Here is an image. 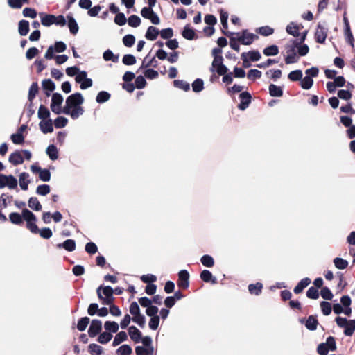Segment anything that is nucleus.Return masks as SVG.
<instances>
[{
  "instance_id": "f257e3e1",
  "label": "nucleus",
  "mask_w": 355,
  "mask_h": 355,
  "mask_svg": "<svg viewBox=\"0 0 355 355\" xmlns=\"http://www.w3.org/2000/svg\"><path fill=\"white\" fill-rule=\"evenodd\" d=\"M83 102L84 98L80 93L73 94L67 98L62 112L70 115L73 119H76L84 113V109L81 106Z\"/></svg>"
},
{
  "instance_id": "f03ea898",
  "label": "nucleus",
  "mask_w": 355,
  "mask_h": 355,
  "mask_svg": "<svg viewBox=\"0 0 355 355\" xmlns=\"http://www.w3.org/2000/svg\"><path fill=\"white\" fill-rule=\"evenodd\" d=\"M96 294L103 304L106 305L114 303V289L111 286L101 285L96 289Z\"/></svg>"
},
{
  "instance_id": "7ed1b4c3",
  "label": "nucleus",
  "mask_w": 355,
  "mask_h": 355,
  "mask_svg": "<svg viewBox=\"0 0 355 355\" xmlns=\"http://www.w3.org/2000/svg\"><path fill=\"white\" fill-rule=\"evenodd\" d=\"M351 298L348 295H343L338 303L334 304V313L350 315L352 313Z\"/></svg>"
},
{
  "instance_id": "20e7f679",
  "label": "nucleus",
  "mask_w": 355,
  "mask_h": 355,
  "mask_svg": "<svg viewBox=\"0 0 355 355\" xmlns=\"http://www.w3.org/2000/svg\"><path fill=\"white\" fill-rule=\"evenodd\" d=\"M22 216L24 220L26 222V228L30 230L31 233L37 234L39 231V227L36 225L37 218L35 215L29 209L24 208L22 210Z\"/></svg>"
},
{
  "instance_id": "39448f33",
  "label": "nucleus",
  "mask_w": 355,
  "mask_h": 355,
  "mask_svg": "<svg viewBox=\"0 0 355 355\" xmlns=\"http://www.w3.org/2000/svg\"><path fill=\"white\" fill-rule=\"evenodd\" d=\"M336 322L338 327L344 329V334L346 336H352L355 331V320H347L342 317H337Z\"/></svg>"
},
{
  "instance_id": "423d86ee",
  "label": "nucleus",
  "mask_w": 355,
  "mask_h": 355,
  "mask_svg": "<svg viewBox=\"0 0 355 355\" xmlns=\"http://www.w3.org/2000/svg\"><path fill=\"white\" fill-rule=\"evenodd\" d=\"M307 33H308V31H303L302 33L300 40H293V44H295V46L296 47V49H297V53L300 56H304L309 51V48L308 45L302 44V43L306 40Z\"/></svg>"
},
{
  "instance_id": "0eeeda50",
  "label": "nucleus",
  "mask_w": 355,
  "mask_h": 355,
  "mask_svg": "<svg viewBox=\"0 0 355 355\" xmlns=\"http://www.w3.org/2000/svg\"><path fill=\"white\" fill-rule=\"evenodd\" d=\"M8 187L10 189L17 187V180L12 175L0 174V189Z\"/></svg>"
},
{
  "instance_id": "6e6552de",
  "label": "nucleus",
  "mask_w": 355,
  "mask_h": 355,
  "mask_svg": "<svg viewBox=\"0 0 355 355\" xmlns=\"http://www.w3.org/2000/svg\"><path fill=\"white\" fill-rule=\"evenodd\" d=\"M259 37L254 34L250 33L248 30H243L242 32L237 35V40L239 43L243 45L251 44L254 40H257Z\"/></svg>"
},
{
  "instance_id": "1a4fd4ad",
  "label": "nucleus",
  "mask_w": 355,
  "mask_h": 355,
  "mask_svg": "<svg viewBox=\"0 0 355 355\" xmlns=\"http://www.w3.org/2000/svg\"><path fill=\"white\" fill-rule=\"evenodd\" d=\"M177 284L182 289H187L189 286V273L186 270H182L178 273Z\"/></svg>"
},
{
  "instance_id": "9d476101",
  "label": "nucleus",
  "mask_w": 355,
  "mask_h": 355,
  "mask_svg": "<svg viewBox=\"0 0 355 355\" xmlns=\"http://www.w3.org/2000/svg\"><path fill=\"white\" fill-rule=\"evenodd\" d=\"M329 350L333 351V336H329L326 343H320L317 347L320 355H327Z\"/></svg>"
},
{
  "instance_id": "9b49d317",
  "label": "nucleus",
  "mask_w": 355,
  "mask_h": 355,
  "mask_svg": "<svg viewBox=\"0 0 355 355\" xmlns=\"http://www.w3.org/2000/svg\"><path fill=\"white\" fill-rule=\"evenodd\" d=\"M102 330V322L101 320L95 319L92 320L88 329V335L91 338L97 336Z\"/></svg>"
},
{
  "instance_id": "f8f14e48",
  "label": "nucleus",
  "mask_w": 355,
  "mask_h": 355,
  "mask_svg": "<svg viewBox=\"0 0 355 355\" xmlns=\"http://www.w3.org/2000/svg\"><path fill=\"white\" fill-rule=\"evenodd\" d=\"M302 324H304L306 328L310 331H315L318 325V320L315 315H309L307 319L302 318L300 320Z\"/></svg>"
},
{
  "instance_id": "ddd939ff",
  "label": "nucleus",
  "mask_w": 355,
  "mask_h": 355,
  "mask_svg": "<svg viewBox=\"0 0 355 355\" xmlns=\"http://www.w3.org/2000/svg\"><path fill=\"white\" fill-rule=\"evenodd\" d=\"M295 49L296 47L295 46V44L293 43V45L288 46L287 47V55L285 58V62L286 64L295 63L298 61L297 53L295 52Z\"/></svg>"
},
{
  "instance_id": "4468645a",
  "label": "nucleus",
  "mask_w": 355,
  "mask_h": 355,
  "mask_svg": "<svg viewBox=\"0 0 355 355\" xmlns=\"http://www.w3.org/2000/svg\"><path fill=\"white\" fill-rule=\"evenodd\" d=\"M239 98L241 102L239 104L238 107L241 110H244L249 106L251 103V94L248 92H243L239 95Z\"/></svg>"
},
{
  "instance_id": "2eb2a0df",
  "label": "nucleus",
  "mask_w": 355,
  "mask_h": 355,
  "mask_svg": "<svg viewBox=\"0 0 355 355\" xmlns=\"http://www.w3.org/2000/svg\"><path fill=\"white\" fill-rule=\"evenodd\" d=\"M302 28H303V26L301 24H297L294 22H291L286 26V32L293 37H301L302 33H300V31Z\"/></svg>"
},
{
  "instance_id": "dca6fc26",
  "label": "nucleus",
  "mask_w": 355,
  "mask_h": 355,
  "mask_svg": "<svg viewBox=\"0 0 355 355\" xmlns=\"http://www.w3.org/2000/svg\"><path fill=\"white\" fill-rule=\"evenodd\" d=\"M9 162L14 166H17L24 163V157L21 150H15L11 153L8 159Z\"/></svg>"
},
{
  "instance_id": "f3484780",
  "label": "nucleus",
  "mask_w": 355,
  "mask_h": 355,
  "mask_svg": "<svg viewBox=\"0 0 355 355\" xmlns=\"http://www.w3.org/2000/svg\"><path fill=\"white\" fill-rule=\"evenodd\" d=\"M39 126L44 134L51 133L53 131V122L51 119L41 121L39 123Z\"/></svg>"
},
{
  "instance_id": "a211bd4d",
  "label": "nucleus",
  "mask_w": 355,
  "mask_h": 355,
  "mask_svg": "<svg viewBox=\"0 0 355 355\" xmlns=\"http://www.w3.org/2000/svg\"><path fill=\"white\" fill-rule=\"evenodd\" d=\"M128 334L130 335V338L135 343L140 342L141 339V332L135 326H131L128 329Z\"/></svg>"
},
{
  "instance_id": "6ab92c4d",
  "label": "nucleus",
  "mask_w": 355,
  "mask_h": 355,
  "mask_svg": "<svg viewBox=\"0 0 355 355\" xmlns=\"http://www.w3.org/2000/svg\"><path fill=\"white\" fill-rule=\"evenodd\" d=\"M200 279L205 282H211L213 284L217 283V279L212 275V273L207 270H204L200 272Z\"/></svg>"
},
{
  "instance_id": "aec40b11",
  "label": "nucleus",
  "mask_w": 355,
  "mask_h": 355,
  "mask_svg": "<svg viewBox=\"0 0 355 355\" xmlns=\"http://www.w3.org/2000/svg\"><path fill=\"white\" fill-rule=\"evenodd\" d=\"M42 87L45 90L46 96L51 95V92H53L55 89L54 83L51 79H45L42 83Z\"/></svg>"
},
{
  "instance_id": "412c9836",
  "label": "nucleus",
  "mask_w": 355,
  "mask_h": 355,
  "mask_svg": "<svg viewBox=\"0 0 355 355\" xmlns=\"http://www.w3.org/2000/svg\"><path fill=\"white\" fill-rule=\"evenodd\" d=\"M316 42L318 43H323L327 37V31L325 28L318 25V28L315 33Z\"/></svg>"
},
{
  "instance_id": "4be33fe9",
  "label": "nucleus",
  "mask_w": 355,
  "mask_h": 355,
  "mask_svg": "<svg viewBox=\"0 0 355 355\" xmlns=\"http://www.w3.org/2000/svg\"><path fill=\"white\" fill-rule=\"evenodd\" d=\"M311 283V279L308 277L303 278L297 285L294 288L293 291L295 294L301 293L303 290Z\"/></svg>"
},
{
  "instance_id": "5701e85b",
  "label": "nucleus",
  "mask_w": 355,
  "mask_h": 355,
  "mask_svg": "<svg viewBox=\"0 0 355 355\" xmlns=\"http://www.w3.org/2000/svg\"><path fill=\"white\" fill-rule=\"evenodd\" d=\"M57 247L58 248H63L67 251L72 252L76 249V242L73 239H67L62 243H58Z\"/></svg>"
},
{
  "instance_id": "b1692460",
  "label": "nucleus",
  "mask_w": 355,
  "mask_h": 355,
  "mask_svg": "<svg viewBox=\"0 0 355 355\" xmlns=\"http://www.w3.org/2000/svg\"><path fill=\"white\" fill-rule=\"evenodd\" d=\"M68 26L71 34L76 35L78 32L79 27L76 19L71 15H67Z\"/></svg>"
},
{
  "instance_id": "393cba45",
  "label": "nucleus",
  "mask_w": 355,
  "mask_h": 355,
  "mask_svg": "<svg viewBox=\"0 0 355 355\" xmlns=\"http://www.w3.org/2000/svg\"><path fill=\"white\" fill-rule=\"evenodd\" d=\"M182 35L184 38L189 40H192L197 37L194 30L191 28L189 27V25H187L184 26L182 32Z\"/></svg>"
},
{
  "instance_id": "a878e982",
  "label": "nucleus",
  "mask_w": 355,
  "mask_h": 355,
  "mask_svg": "<svg viewBox=\"0 0 355 355\" xmlns=\"http://www.w3.org/2000/svg\"><path fill=\"white\" fill-rule=\"evenodd\" d=\"M158 35V28L151 26L148 28L145 37L147 40L153 41L157 39Z\"/></svg>"
},
{
  "instance_id": "bb28decb",
  "label": "nucleus",
  "mask_w": 355,
  "mask_h": 355,
  "mask_svg": "<svg viewBox=\"0 0 355 355\" xmlns=\"http://www.w3.org/2000/svg\"><path fill=\"white\" fill-rule=\"evenodd\" d=\"M263 289V284L261 282L256 284H250L248 286V291L251 295H259L261 294Z\"/></svg>"
},
{
  "instance_id": "cd10ccee",
  "label": "nucleus",
  "mask_w": 355,
  "mask_h": 355,
  "mask_svg": "<svg viewBox=\"0 0 355 355\" xmlns=\"http://www.w3.org/2000/svg\"><path fill=\"white\" fill-rule=\"evenodd\" d=\"M28 177L29 174L26 172H23L19 175V186L24 191L28 189V184L30 183Z\"/></svg>"
},
{
  "instance_id": "c85d7f7f",
  "label": "nucleus",
  "mask_w": 355,
  "mask_h": 355,
  "mask_svg": "<svg viewBox=\"0 0 355 355\" xmlns=\"http://www.w3.org/2000/svg\"><path fill=\"white\" fill-rule=\"evenodd\" d=\"M269 94L272 97H281L283 95V90L280 86L270 84L269 85Z\"/></svg>"
},
{
  "instance_id": "c756f323",
  "label": "nucleus",
  "mask_w": 355,
  "mask_h": 355,
  "mask_svg": "<svg viewBox=\"0 0 355 355\" xmlns=\"http://www.w3.org/2000/svg\"><path fill=\"white\" fill-rule=\"evenodd\" d=\"M39 87L37 83H33L31 85L28 91V100L31 102V105H32V101L35 98L36 95L38 93Z\"/></svg>"
},
{
  "instance_id": "7c9ffc66",
  "label": "nucleus",
  "mask_w": 355,
  "mask_h": 355,
  "mask_svg": "<svg viewBox=\"0 0 355 355\" xmlns=\"http://www.w3.org/2000/svg\"><path fill=\"white\" fill-rule=\"evenodd\" d=\"M46 153L49 158L53 161L56 160L58 158V148L53 144H51L47 147Z\"/></svg>"
},
{
  "instance_id": "2f4dec72",
  "label": "nucleus",
  "mask_w": 355,
  "mask_h": 355,
  "mask_svg": "<svg viewBox=\"0 0 355 355\" xmlns=\"http://www.w3.org/2000/svg\"><path fill=\"white\" fill-rule=\"evenodd\" d=\"M18 31L21 36L26 35L29 32V22L24 19L21 20L19 22Z\"/></svg>"
},
{
  "instance_id": "473e14b6",
  "label": "nucleus",
  "mask_w": 355,
  "mask_h": 355,
  "mask_svg": "<svg viewBox=\"0 0 355 355\" xmlns=\"http://www.w3.org/2000/svg\"><path fill=\"white\" fill-rule=\"evenodd\" d=\"M10 221L15 225H21L23 224V216L17 212H12L9 214Z\"/></svg>"
},
{
  "instance_id": "72a5a7b5",
  "label": "nucleus",
  "mask_w": 355,
  "mask_h": 355,
  "mask_svg": "<svg viewBox=\"0 0 355 355\" xmlns=\"http://www.w3.org/2000/svg\"><path fill=\"white\" fill-rule=\"evenodd\" d=\"M28 207L34 211H40L42 205L36 197H31L28 201Z\"/></svg>"
},
{
  "instance_id": "f704fd0d",
  "label": "nucleus",
  "mask_w": 355,
  "mask_h": 355,
  "mask_svg": "<svg viewBox=\"0 0 355 355\" xmlns=\"http://www.w3.org/2000/svg\"><path fill=\"white\" fill-rule=\"evenodd\" d=\"M50 112L49 109L45 107L44 105H40L38 110V118L42 119V121L47 120L49 119Z\"/></svg>"
},
{
  "instance_id": "c9c22d12",
  "label": "nucleus",
  "mask_w": 355,
  "mask_h": 355,
  "mask_svg": "<svg viewBox=\"0 0 355 355\" xmlns=\"http://www.w3.org/2000/svg\"><path fill=\"white\" fill-rule=\"evenodd\" d=\"M128 339L127 334L125 331L119 332L114 337L112 343L113 346H117L122 342L125 341Z\"/></svg>"
},
{
  "instance_id": "e433bc0d",
  "label": "nucleus",
  "mask_w": 355,
  "mask_h": 355,
  "mask_svg": "<svg viewBox=\"0 0 355 355\" xmlns=\"http://www.w3.org/2000/svg\"><path fill=\"white\" fill-rule=\"evenodd\" d=\"M104 328L110 333H116L119 330V324L114 321H106L104 324Z\"/></svg>"
},
{
  "instance_id": "4c0bfd02",
  "label": "nucleus",
  "mask_w": 355,
  "mask_h": 355,
  "mask_svg": "<svg viewBox=\"0 0 355 355\" xmlns=\"http://www.w3.org/2000/svg\"><path fill=\"white\" fill-rule=\"evenodd\" d=\"M263 53L266 56L276 55L279 53V49L276 45H271L265 48Z\"/></svg>"
},
{
  "instance_id": "58836bf2",
  "label": "nucleus",
  "mask_w": 355,
  "mask_h": 355,
  "mask_svg": "<svg viewBox=\"0 0 355 355\" xmlns=\"http://www.w3.org/2000/svg\"><path fill=\"white\" fill-rule=\"evenodd\" d=\"M200 261L205 267L211 268L214 265V260L213 257L208 254L203 255L200 259Z\"/></svg>"
},
{
  "instance_id": "ea45409f",
  "label": "nucleus",
  "mask_w": 355,
  "mask_h": 355,
  "mask_svg": "<svg viewBox=\"0 0 355 355\" xmlns=\"http://www.w3.org/2000/svg\"><path fill=\"white\" fill-rule=\"evenodd\" d=\"M112 338V335L111 333L105 331L98 336L97 340L101 344H106Z\"/></svg>"
},
{
  "instance_id": "a19ab883",
  "label": "nucleus",
  "mask_w": 355,
  "mask_h": 355,
  "mask_svg": "<svg viewBox=\"0 0 355 355\" xmlns=\"http://www.w3.org/2000/svg\"><path fill=\"white\" fill-rule=\"evenodd\" d=\"M175 87L180 88L185 92H188L190 89V85L187 82L183 80H175L173 81Z\"/></svg>"
},
{
  "instance_id": "79ce46f5",
  "label": "nucleus",
  "mask_w": 355,
  "mask_h": 355,
  "mask_svg": "<svg viewBox=\"0 0 355 355\" xmlns=\"http://www.w3.org/2000/svg\"><path fill=\"white\" fill-rule=\"evenodd\" d=\"M110 94L105 92V91H101L100 92L96 98V101L98 103H103L106 101H107L110 98Z\"/></svg>"
},
{
  "instance_id": "37998d69",
  "label": "nucleus",
  "mask_w": 355,
  "mask_h": 355,
  "mask_svg": "<svg viewBox=\"0 0 355 355\" xmlns=\"http://www.w3.org/2000/svg\"><path fill=\"white\" fill-rule=\"evenodd\" d=\"M12 196H10L8 193H2L0 196V204L1 207L2 209H5L8 206V203H10L12 200Z\"/></svg>"
},
{
  "instance_id": "c03bdc74",
  "label": "nucleus",
  "mask_w": 355,
  "mask_h": 355,
  "mask_svg": "<svg viewBox=\"0 0 355 355\" xmlns=\"http://www.w3.org/2000/svg\"><path fill=\"white\" fill-rule=\"evenodd\" d=\"M89 318L88 317L81 318L77 324V329L80 331H83L87 328V325L89 323Z\"/></svg>"
},
{
  "instance_id": "a18cd8bd",
  "label": "nucleus",
  "mask_w": 355,
  "mask_h": 355,
  "mask_svg": "<svg viewBox=\"0 0 355 355\" xmlns=\"http://www.w3.org/2000/svg\"><path fill=\"white\" fill-rule=\"evenodd\" d=\"M256 32L263 36H268L274 33V29L270 26H266L257 28Z\"/></svg>"
},
{
  "instance_id": "49530a36",
  "label": "nucleus",
  "mask_w": 355,
  "mask_h": 355,
  "mask_svg": "<svg viewBox=\"0 0 355 355\" xmlns=\"http://www.w3.org/2000/svg\"><path fill=\"white\" fill-rule=\"evenodd\" d=\"M88 352L92 355H101L103 352V349L100 345L92 343L88 346Z\"/></svg>"
},
{
  "instance_id": "de8ad7c7",
  "label": "nucleus",
  "mask_w": 355,
  "mask_h": 355,
  "mask_svg": "<svg viewBox=\"0 0 355 355\" xmlns=\"http://www.w3.org/2000/svg\"><path fill=\"white\" fill-rule=\"evenodd\" d=\"M51 191V187L48 184H41L37 186L36 193L40 196H46Z\"/></svg>"
},
{
  "instance_id": "09e8293b",
  "label": "nucleus",
  "mask_w": 355,
  "mask_h": 355,
  "mask_svg": "<svg viewBox=\"0 0 355 355\" xmlns=\"http://www.w3.org/2000/svg\"><path fill=\"white\" fill-rule=\"evenodd\" d=\"M55 15H46L41 19V23L44 26H50L54 24Z\"/></svg>"
},
{
  "instance_id": "8fccbe9b",
  "label": "nucleus",
  "mask_w": 355,
  "mask_h": 355,
  "mask_svg": "<svg viewBox=\"0 0 355 355\" xmlns=\"http://www.w3.org/2000/svg\"><path fill=\"white\" fill-rule=\"evenodd\" d=\"M300 80H301L300 86L304 89H310L313 84V80L312 78H311L309 76H305L304 78L301 79Z\"/></svg>"
},
{
  "instance_id": "3c124183",
  "label": "nucleus",
  "mask_w": 355,
  "mask_h": 355,
  "mask_svg": "<svg viewBox=\"0 0 355 355\" xmlns=\"http://www.w3.org/2000/svg\"><path fill=\"white\" fill-rule=\"evenodd\" d=\"M192 89L194 92H200L204 89V82L200 78L196 79L192 83Z\"/></svg>"
},
{
  "instance_id": "603ef678",
  "label": "nucleus",
  "mask_w": 355,
  "mask_h": 355,
  "mask_svg": "<svg viewBox=\"0 0 355 355\" xmlns=\"http://www.w3.org/2000/svg\"><path fill=\"white\" fill-rule=\"evenodd\" d=\"M128 25L131 27H138L141 24V19L136 15H132L128 19Z\"/></svg>"
},
{
  "instance_id": "864d4df0",
  "label": "nucleus",
  "mask_w": 355,
  "mask_h": 355,
  "mask_svg": "<svg viewBox=\"0 0 355 355\" xmlns=\"http://www.w3.org/2000/svg\"><path fill=\"white\" fill-rule=\"evenodd\" d=\"M68 123V119L64 116H58L54 120V125L56 128H62Z\"/></svg>"
},
{
  "instance_id": "5fc2aeb1",
  "label": "nucleus",
  "mask_w": 355,
  "mask_h": 355,
  "mask_svg": "<svg viewBox=\"0 0 355 355\" xmlns=\"http://www.w3.org/2000/svg\"><path fill=\"white\" fill-rule=\"evenodd\" d=\"M348 261L342 258H336L334 259V266L336 268L340 270L345 269L348 266Z\"/></svg>"
},
{
  "instance_id": "6e6d98bb",
  "label": "nucleus",
  "mask_w": 355,
  "mask_h": 355,
  "mask_svg": "<svg viewBox=\"0 0 355 355\" xmlns=\"http://www.w3.org/2000/svg\"><path fill=\"white\" fill-rule=\"evenodd\" d=\"M132 352V348L128 345H123L116 350V353L119 355H130Z\"/></svg>"
},
{
  "instance_id": "4d7b16f0",
  "label": "nucleus",
  "mask_w": 355,
  "mask_h": 355,
  "mask_svg": "<svg viewBox=\"0 0 355 355\" xmlns=\"http://www.w3.org/2000/svg\"><path fill=\"white\" fill-rule=\"evenodd\" d=\"M288 78L291 81L300 80L302 78V72L301 70L292 71L288 75Z\"/></svg>"
},
{
  "instance_id": "13d9d810",
  "label": "nucleus",
  "mask_w": 355,
  "mask_h": 355,
  "mask_svg": "<svg viewBox=\"0 0 355 355\" xmlns=\"http://www.w3.org/2000/svg\"><path fill=\"white\" fill-rule=\"evenodd\" d=\"M320 307H321L322 312L324 315H329L331 314L332 308H331V305L329 302H326V301L321 302Z\"/></svg>"
},
{
  "instance_id": "bf43d9fd",
  "label": "nucleus",
  "mask_w": 355,
  "mask_h": 355,
  "mask_svg": "<svg viewBox=\"0 0 355 355\" xmlns=\"http://www.w3.org/2000/svg\"><path fill=\"white\" fill-rule=\"evenodd\" d=\"M37 234H39L42 238L45 239H50L53 235V232L49 227H43L42 229H39Z\"/></svg>"
},
{
  "instance_id": "052dcab7",
  "label": "nucleus",
  "mask_w": 355,
  "mask_h": 355,
  "mask_svg": "<svg viewBox=\"0 0 355 355\" xmlns=\"http://www.w3.org/2000/svg\"><path fill=\"white\" fill-rule=\"evenodd\" d=\"M135 42V37L133 35L128 34L123 37V43L127 47H131Z\"/></svg>"
},
{
  "instance_id": "680f3d73",
  "label": "nucleus",
  "mask_w": 355,
  "mask_h": 355,
  "mask_svg": "<svg viewBox=\"0 0 355 355\" xmlns=\"http://www.w3.org/2000/svg\"><path fill=\"white\" fill-rule=\"evenodd\" d=\"M62 102H63V97L60 94L54 93L52 95V99H51L52 107H53L54 105L60 107L62 105Z\"/></svg>"
},
{
  "instance_id": "e2e57ef3",
  "label": "nucleus",
  "mask_w": 355,
  "mask_h": 355,
  "mask_svg": "<svg viewBox=\"0 0 355 355\" xmlns=\"http://www.w3.org/2000/svg\"><path fill=\"white\" fill-rule=\"evenodd\" d=\"M319 295L318 288L314 286L310 287L306 292V296L309 299L316 300L319 297Z\"/></svg>"
},
{
  "instance_id": "0e129e2a",
  "label": "nucleus",
  "mask_w": 355,
  "mask_h": 355,
  "mask_svg": "<svg viewBox=\"0 0 355 355\" xmlns=\"http://www.w3.org/2000/svg\"><path fill=\"white\" fill-rule=\"evenodd\" d=\"M132 321L137 323L141 328H144L145 327L146 319L144 315L139 314L134 315L132 318Z\"/></svg>"
},
{
  "instance_id": "69168bd1",
  "label": "nucleus",
  "mask_w": 355,
  "mask_h": 355,
  "mask_svg": "<svg viewBox=\"0 0 355 355\" xmlns=\"http://www.w3.org/2000/svg\"><path fill=\"white\" fill-rule=\"evenodd\" d=\"M10 139L15 144H21L24 141V137L23 134L20 132L12 134Z\"/></svg>"
},
{
  "instance_id": "338daca9",
  "label": "nucleus",
  "mask_w": 355,
  "mask_h": 355,
  "mask_svg": "<svg viewBox=\"0 0 355 355\" xmlns=\"http://www.w3.org/2000/svg\"><path fill=\"white\" fill-rule=\"evenodd\" d=\"M122 62L125 65H133L136 63V58L131 54L123 55Z\"/></svg>"
},
{
  "instance_id": "774afa93",
  "label": "nucleus",
  "mask_w": 355,
  "mask_h": 355,
  "mask_svg": "<svg viewBox=\"0 0 355 355\" xmlns=\"http://www.w3.org/2000/svg\"><path fill=\"white\" fill-rule=\"evenodd\" d=\"M135 87L137 89H143L146 85V81L144 77L141 75L138 76L135 79Z\"/></svg>"
}]
</instances>
